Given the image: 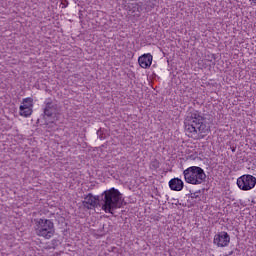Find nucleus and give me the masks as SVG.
<instances>
[{
  "label": "nucleus",
  "mask_w": 256,
  "mask_h": 256,
  "mask_svg": "<svg viewBox=\"0 0 256 256\" xmlns=\"http://www.w3.org/2000/svg\"><path fill=\"white\" fill-rule=\"evenodd\" d=\"M154 163H155L154 167H159V162L154 161Z\"/></svg>",
  "instance_id": "4468645a"
},
{
  "label": "nucleus",
  "mask_w": 256,
  "mask_h": 256,
  "mask_svg": "<svg viewBox=\"0 0 256 256\" xmlns=\"http://www.w3.org/2000/svg\"><path fill=\"white\" fill-rule=\"evenodd\" d=\"M32 113H33V109H31V107H26L25 109L20 110L21 117H30Z\"/></svg>",
  "instance_id": "f8f14e48"
},
{
  "label": "nucleus",
  "mask_w": 256,
  "mask_h": 256,
  "mask_svg": "<svg viewBox=\"0 0 256 256\" xmlns=\"http://www.w3.org/2000/svg\"><path fill=\"white\" fill-rule=\"evenodd\" d=\"M33 99L31 98H25L23 100V105L20 106V111H23V109H27V107H32Z\"/></svg>",
  "instance_id": "9b49d317"
},
{
  "label": "nucleus",
  "mask_w": 256,
  "mask_h": 256,
  "mask_svg": "<svg viewBox=\"0 0 256 256\" xmlns=\"http://www.w3.org/2000/svg\"><path fill=\"white\" fill-rule=\"evenodd\" d=\"M44 115L46 117H53V115H61V107L53 101L48 100L45 102Z\"/></svg>",
  "instance_id": "0eeeda50"
},
{
  "label": "nucleus",
  "mask_w": 256,
  "mask_h": 256,
  "mask_svg": "<svg viewBox=\"0 0 256 256\" xmlns=\"http://www.w3.org/2000/svg\"><path fill=\"white\" fill-rule=\"evenodd\" d=\"M237 185L242 191H249L256 185V178L253 175H243L237 179Z\"/></svg>",
  "instance_id": "39448f33"
},
{
  "label": "nucleus",
  "mask_w": 256,
  "mask_h": 256,
  "mask_svg": "<svg viewBox=\"0 0 256 256\" xmlns=\"http://www.w3.org/2000/svg\"><path fill=\"white\" fill-rule=\"evenodd\" d=\"M62 5H63V6H62L63 8L67 7V6H66L65 4H63V3H62Z\"/></svg>",
  "instance_id": "f3484780"
},
{
  "label": "nucleus",
  "mask_w": 256,
  "mask_h": 256,
  "mask_svg": "<svg viewBox=\"0 0 256 256\" xmlns=\"http://www.w3.org/2000/svg\"><path fill=\"white\" fill-rule=\"evenodd\" d=\"M190 195H191V197H195V193H191Z\"/></svg>",
  "instance_id": "dca6fc26"
},
{
  "label": "nucleus",
  "mask_w": 256,
  "mask_h": 256,
  "mask_svg": "<svg viewBox=\"0 0 256 256\" xmlns=\"http://www.w3.org/2000/svg\"><path fill=\"white\" fill-rule=\"evenodd\" d=\"M83 205L86 209H97V207H101V200L99 196L88 194L83 201Z\"/></svg>",
  "instance_id": "6e6552de"
},
{
  "label": "nucleus",
  "mask_w": 256,
  "mask_h": 256,
  "mask_svg": "<svg viewBox=\"0 0 256 256\" xmlns=\"http://www.w3.org/2000/svg\"><path fill=\"white\" fill-rule=\"evenodd\" d=\"M138 63L142 69H149L153 63V55L150 53L148 54H143L138 58Z\"/></svg>",
  "instance_id": "1a4fd4ad"
},
{
  "label": "nucleus",
  "mask_w": 256,
  "mask_h": 256,
  "mask_svg": "<svg viewBox=\"0 0 256 256\" xmlns=\"http://www.w3.org/2000/svg\"><path fill=\"white\" fill-rule=\"evenodd\" d=\"M169 187L172 191H181L183 189V180L174 178L169 181Z\"/></svg>",
  "instance_id": "9d476101"
},
{
  "label": "nucleus",
  "mask_w": 256,
  "mask_h": 256,
  "mask_svg": "<svg viewBox=\"0 0 256 256\" xmlns=\"http://www.w3.org/2000/svg\"><path fill=\"white\" fill-rule=\"evenodd\" d=\"M213 243L218 247H228L229 243H231V236H229V233L221 231L215 234Z\"/></svg>",
  "instance_id": "423d86ee"
},
{
  "label": "nucleus",
  "mask_w": 256,
  "mask_h": 256,
  "mask_svg": "<svg viewBox=\"0 0 256 256\" xmlns=\"http://www.w3.org/2000/svg\"><path fill=\"white\" fill-rule=\"evenodd\" d=\"M34 231L37 237L51 239L55 235V224L47 218L34 219Z\"/></svg>",
  "instance_id": "7ed1b4c3"
},
{
  "label": "nucleus",
  "mask_w": 256,
  "mask_h": 256,
  "mask_svg": "<svg viewBox=\"0 0 256 256\" xmlns=\"http://www.w3.org/2000/svg\"><path fill=\"white\" fill-rule=\"evenodd\" d=\"M184 179L186 183H190L191 185H201L207 179V175L203 168L191 166L184 170Z\"/></svg>",
  "instance_id": "20e7f679"
},
{
  "label": "nucleus",
  "mask_w": 256,
  "mask_h": 256,
  "mask_svg": "<svg viewBox=\"0 0 256 256\" xmlns=\"http://www.w3.org/2000/svg\"><path fill=\"white\" fill-rule=\"evenodd\" d=\"M103 193H119V190L115 188H111L109 190H105Z\"/></svg>",
  "instance_id": "ddd939ff"
},
{
  "label": "nucleus",
  "mask_w": 256,
  "mask_h": 256,
  "mask_svg": "<svg viewBox=\"0 0 256 256\" xmlns=\"http://www.w3.org/2000/svg\"><path fill=\"white\" fill-rule=\"evenodd\" d=\"M100 207L103 212L113 214L115 209L123 207V196L121 193H105L100 201Z\"/></svg>",
  "instance_id": "f03ea898"
},
{
  "label": "nucleus",
  "mask_w": 256,
  "mask_h": 256,
  "mask_svg": "<svg viewBox=\"0 0 256 256\" xmlns=\"http://www.w3.org/2000/svg\"><path fill=\"white\" fill-rule=\"evenodd\" d=\"M65 2L67 3V5H69V2H67V0H65Z\"/></svg>",
  "instance_id": "a211bd4d"
},
{
  "label": "nucleus",
  "mask_w": 256,
  "mask_h": 256,
  "mask_svg": "<svg viewBox=\"0 0 256 256\" xmlns=\"http://www.w3.org/2000/svg\"><path fill=\"white\" fill-rule=\"evenodd\" d=\"M184 127L186 135L195 140L203 139V133H206L207 131L205 118L195 110L188 113L186 116L184 120Z\"/></svg>",
  "instance_id": "f257e3e1"
},
{
  "label": "nucleus",
  "mask_w": 256,
  "mask_h": 256,
  "mask_svg": "<svg viewBox=\"0 0 256 256\" xmlns=\"http://www.w3.org/2000/svg\"><path fill=\"white\" fill-rule=\"evenodd\" d=\"M253 5H256V0H250Z\"/></svg>",
  "instance_id": "2eb2a0df"
}]
</instances>
